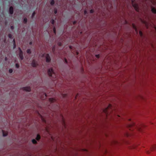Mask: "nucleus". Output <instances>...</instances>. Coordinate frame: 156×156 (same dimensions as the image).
Masks as SVG:
<instances>
[{"label":"nucleus","mask_w":156,"mask_h":156,"mask_svg":"<svg viewBox=\"0 0 156 156\" xmlns=\"http://www.w3.org/2000/svg\"><path fill=\"white\" fill-rule=\"evenodd\" d=\"M36 13L35 12H34L33 13H32V18H33L35 15Z\"/></svg>","instance_id":"nucleus-21"},{"label":"nucleus","mask_w":156,"mask_h":156,"mask_svg":"<svg viewBox=\"0 0 156 156\" xmlns=\"http://www.w3.org/2000/svg\"><path fill=\"white\" fill-rule=\"evenodd\" d=\"M139 34L140 36L142 37L143 36V33L141 31H139Z\"/></svg>","instance_id":"nucleus-22"},{"label":"nucleus","mask_w":156,"mask_h":156,"mask_svg":"<svg viewBox=\"0 0 156 156\" xmlns=\"http://www.w3.org/2000/svg\"><path fill=\"white\" fill-rule=\"evenodd\" d=\"M55 51V46H54L52 48V51L53 52H54Z\"/></svg>","instance_id":"nucleus-29"},{"label":"nucleus","mask_w":156,"mask_h":156,"mask_svg":"<svg viewBox=\"0 0 156 156\" xmlns=\"http://www.w3.org/2000/svg\"><path fill=\"white\" fill-rule=\"evenodd\" d=\"M76 53V54L77 55H78V54H79L78 52H77Z\"/></svg>","instance_id":"nucleus-40"},{"label":"nucleus","mask_w":156,"mask_h":156,"mask_svg":"<svg viewBox=\"0 0 156 156\" xmlns=\"http://www.w3.org/2000/svg\"><path fill=\"white\" fill-rule=\"evenodd\" d=\"M76 23V21H74L73 22V24H75Z\"/></svg>","instance_id":"nucleus-34"},{"label":"nucleus","mask_w":156,"mask_h":156,"mask_svg":"<svg viewBox=\"0 0 156 156\" xmlns=\"http://www.w3.org/2000/svg\"><path fill=\"white\" fill-rule=\"evenodd\" d=\"M32 142L34 144H36L37 143V142L35 139H33L32 140Z\"/></svg>","instance_id":"nucleus-14"},{"label":"nucleus","mask_w":156,"mask_h":156,"mask_svg":"<svg viewBox=\"0 0 156 156\" xmlns=\"http://www.w3.org/2000/svg\"><path fill=\"white\" fill-rule=\"evenodd\" d=\"M16 44H13V49H14L16 48Z\"/></svg>","instance_id":"nucleus-27"},{"label":"nucleus","mask_w":156,"mask_h":156,"mask_svg":"<svg viewBox=\"0 0 156 156\" xmlns=\"http://www.w3.org/2000/svg\"><path fill=\"white\" fill-rule=\"evenodd\" d=\"M150 149L151 151L156 150V144L152 145Z\"/></svg>","instance_id":"nucleus-10"},{"label":"nucleus","mask_w":156,"mask_h":156,"mask_svg":"<svg viewBox=\"0 0 156 156\" xmlns=\"http://www.w3.org/2000/svg\"><path fill=\"white\" fill-rule=\"evenodd\" d=\"M23 90L27 91H30L31 89L30 87H26L23 88Z\"/></svg>","instance_id":"nucleus-9"},{"label":"nucleus","mask_w":156,"mask_h":156,"mask_svg":"<svg viewBox=\"0 0 156 156\" xmlns=\"http://www.w3.org/2000/svg\"><path fill=\"white\" fill-rule=\"evenodd\" d=\"M14 29V27L13 26H12L11 27V29L12 30H13Z\"/></svg>","instance_id":"nucleus-31"},{"label":"nucleus","mask_w":156,"mask_h":156,"mask_svg":"<svg viewBox=\"0 0 156 156\" xmlns=\"http://www.w3.org/2000/svg\"><path fill=\"white\" fill-rule=\"evenodd\" d=\"M132 4L135 9L137 12L139 11L138 5L137 4L134 3L133 1H132Z\"/></svg>","instance_id":"nucleus-3"},{"label":"nucleus","mask_w":156,"mask_h":156,"mask_svg":"<svg viewBox=\"0 0 156 156\" xmlns=\"http://www.w3.org/2000/svg\"><path fill=\"white\" fill-rule=\"evenodd\" d=\"M8 37L9 38H12V35L11 34H9L8 35Z\"/></svg>","instance_id":"nucleus-20"},{"label":"nucleus","mask_w":156,"mask_h":156,"mask_svg":"<svg viewBox=\"0 0 156 156\" xmlns=\"http://www.w3.org/2000/svg\"><path fill=\"white\" fill-rule=\"evenodd\" d=\"M27 53L30 54L31 53V51L30 49H28L27 51Z\"/></svg>","instance_id":"nucleus-16"},{"label":"nucleus","mask_w":156,"mask_h":156,"mask_svg":"<svg viewBox=\"0 0 156 156\" xmlns=\"http://www.w3.org/2000/svg\"><path fill=\"white\" fill-rule=\"evenodd\" d=\"M41 139V136H40V135H39V134H38L36 138V139L37 140H40V139Z\"/></svg>","instance_id":"nucleus-11"},{"label":"nucleus","mask_w":156,"mask_h":156,"mask_svg":"<svg viewBox=\"0 0 156 156\" xmlns=\"http://www.w3.org/2000/svg\"><path fill=\"white\" fill-rule=\"evenodd\" d=\"M84 14L85 15H86V14H87V11L86 10H85L84 11Z\"/></svg>","instance_id":"nucleus-28"},{"label":"nucleus","mask_w":156,"mask_h":156,"mask_svg":"<svg viewBox=\"0 0 156 156\" xmlns=\"http://www.w3.org/2000/svg\"><path fill=\"white\" fill-rule=\"evenodd\" d=\"M54 13L55 14H56L57 13V9H54Z\"/></svg>","instance_id":"nucleus-24"},{"label":"nucleus","mask_w":156,"mask_h":156,"mask_svg":"<svg viewBox=\"0 0 156 156\" xmlns=\"http://www.w3.org/2000/svg\"><path fill=\"white\" fill-rule=\"evenodd\" d=\"M59 45L60 46H61V43H59Z\"/></svg>","instance_id":"nucleus-38"},{"label":"nucleus","mask_w":156,"mask_h":156,"mask_svg":"<svg viewBox=\"0 0 156 156\" xmlns=\"http://www.w3.org/2000/svg\"><path fill=\"white\" fill-rule=\"evenodd\" d=\"M31 65L33 67H36L37 65V62L35 60H33L32 61Z\"/></svg>","instance_id":"nucleus-6"},{"label":"nucleus","mask_w":156,"mask_h":156,"mask_svg":"<svg viewBox=\"0 0 156 156\" xmlns=\"http://www.w3.org/2000/svg\"><path fill=\"white\" fill-rule=\"evenodd\" d=\"M27 18H25L23 19V23L25 24H26L27 22Z\"/></svg>","instance_id":"nucleus-13"},{"label":"nucleus","mask_w":156,"mask_h":156,"mask_svg":"<svg viewBox=\"0 0 156 156\" xmlns=\"http://www.w3.org/2000/svg\"><path fill=\"white\" fill-rule=\"evenodd\" d=\"M96 58H99L100 57L99 55H96Z\"/></svg>","instance_id":"nucleus-32"},{"label":"nucleus","mask_w":156,"mask_h":156,"mask_svg":"<svg viewBox=\"0 0 156 156\" xmlns=\"http://www.w3.org/2000/svg\"><path fill=\"white\" fill-rule=\"evenodd\" d=\"M32 44V42H30L29 43V44L30 45H31Z\"/></svg>","instance_id":"nucleus-37"},{"label":"nucleus","mask_w":156,"mask_h":156,"mask_svg":"<svg viewBox=\"0 0 156 156\" xmlns=\"http://www.w3.org/2000/svg\"><path fill=\"white\" fill-rule=\"evenodd\" d=\"M129 127L130 126H134L135 128H137L140 131H142V128L145 126L143 124H140L138 126H136L134 123L129 125Z\"/></svg>","instance_id":"nucleus-1"},{"label":"nucleus","mask_w":156,"mask_h":156,"mask_svg":"<svg viewBox=\"0 0 156 156\" xmlns=\"http://www.w3.org/2000/svg\"><path fill=\"white\" fill-rule=\"evenodd\" d=\"M133 148H135V146H133Z\"/></svg>","instance_id":"nucleus-43"},{"label":"nucleus","mask_w":156,"mask_h":156,"mask_svg":"<svg viewBox=\"0 0 156 156\" xmlns=\"http://www.w3.org/2000/svg\"><path fill=\"white\" fill-rule=\"evenodd\" d=\"M50 22L53 25L54 24V23H55V21H54V20L53 19H51L50 21Z\"/></svg>","instance_id":"nucleus-17"},{"label":"nucleus","mask_w":156,"mask_h":156,"mask_svg":"<svg viewBox=\"0 0 156 156\" xmlns=\"http://www.w3.org/2000/svg\"><path fill=\"white\" fill-rule=\"evenodd\" d=\"M2 132H3V136H7V133H5L3 131H2Z\"/></svg>","instance_id":"nucleus-18"},{"label":"nucleus","mask_w":156,"mask_h":156,"mask_svg":"<svg viewBox=\"0 0 156 156\" xmlns=\"http://www.w3.org/2000/svg\"><path fill=\"white\" fill-rule=\"evenodd\" d=\"M44 95H45V98H46L47 97V95H46V94H44Z\"/></svg>","instance_id":"nucleus-39"},{"label":"nucleus","mask_w":156,"mask_h":156,"mask_svg":"<svg viewBox=\"0 0 156 156\" xmlns=\"http://www.w3.org/2000/svg\"><path fill=\"white\" fill-rule=\"evenodd\" d=\"M13 44H16L15 40L14 39H13Z\"/></svg>","instance_id":"nucleus-35"},{"label":"nucleus","mask_w":156,"mask_h":156,"mask_svg":"<svg viewBox=\"0 0 156 156\" xmlns=\"http://www.w3.org/2000/svg\"><path fill=\"white\" fill-rule=\"evenodd\" d=\"M55 4V1L54 0H52L50 2V4L51 5H53Z\"/></svg>","instance_id":"nucleus-15"},{"label":"nucleus","mask_w":156,"mask_h":156,"mask_svg":"<svg viewBox=\"0 0 156 156\" xmlns=\"http://www.w3.org/2000/svg\"><path fill=\"white\" fill-rule=\"evenodd\" d=\"M94 10L93 9H91L90 10V13H94Z\"/></svg>","instance_id":"nucleus-26"},{"label":"nucleus","mask_w":156,"mask_h":156,"mask_svg":"<svg viewBox=\"0 0 156 156\" xmlns=\"http://www.w3.org/2000/svg\"><path fill=\"white\" fill-rule=\"evenodd\" d=\"M9 13L11 14H12L13 13V8L12 6H11L9 8Z\"/></svg>","instance_id":"nucleus-7"},{"label":"nucleus","mask_w":156,"mask_h":156,"mask_svg":"<svg viewBox=\"0 0 156 156\" xmlns=\"http://www.w3.org/2000/svg\"><path fill=\"white\" fill-rule=\"evenodd\" d=\"M49 101L51 103L54 102L55 101V99L53 98H50L49 99Z\"/></svg>","instance_id":"nucleus-12"},{"label":"nucleus","mask_w":156,"mask_h":156,"mask_svg":"<svg viewBox=\"0 0 156 156\" xmlns=\"http://www.w3.org/2000/svg\"><path fill=\"white\" fill-rule=\"evenodd\" d=\"M16 68H18L20 66L18 64L16 63Z\"/></svg>","instance_id":"nucleus-23"},{"label":"nucleus","mask_w":156,"mask_h":156,"mask_svg":"<svg viewBox=\"0 0 156 156\" xmlns=\"http://www.w3.org/2000/svg\"><path fill=\"white\" fill-rule=\"evenodd\" d=\"M48 73L50 76H52L53 78H55L56 77L53 69L52 68L49 69L48 71Z\"/></svg>","instance_id":"nucleus-2"},{"label":"nucleus","mask_w":156,"mask_h":156,"mask_svg":"<svg viewBox=\"0 0 156 156\" xmlns=\"http://www.w3.org/2000/svg\"><path fill=\"white\" fill-rule=\"evenodd\" d=\"M19 49L20 50V53H19V56L20 57L21 60H23V53L22 51L21 50L20 48H19Z\"/></svg>","instance_id":"nucleus-4"},{"label":"nucleus","mask_w":156,"mask_h":156,"mask_svg":"<svg viewBox=\"0 0 156 156\" xmlns=\"http://www.w3.org/2000/svg\"><path fill=\"white\" fill-rule=\"evenodd\" d=\"M146 151L147 154H149L150 153V151Z\"/></svg>","instance_id":"nucleus-33"},{"label":"nucleus","mask_w":156,"mask_h":156,"mask_svg":"<svg viewBox=\"0 0 156 156\" xmlns=\"http://www.w3.org/2000/svg\"><path fill=\"white\" fill-rule=\"evenodd\" d=\"M65 62L66 63H67V60L66 59H65Z\"/></svg>","instance_id":"nucleus-36"},{"label":"nucleus","mask_w":156,"mask_h":156,"mask_svg":"<svg viewBox=\"0 0 156 156\" xmlns=\"http://www.w3.org/2000/svg\"><path fill=\"white\" fill-rule=\"evenodd\" d=\"M69 48H71V46H70L69 47Z\"/></svg>","instance_id":"nucleus-42"},{"label":"nucleus","mask_w":156,"mask_h":156,"mask_svg":"<svg viewBox=\"0 0 156 156\" xmlns=\"http://www.w3.org/2000/svg\"><path fill=\"white\" fill-rule=\"evenodd\" d=\"M7 58L6 57H5V60H6Z\"/></svg>","instance_id":"nucleus-41"},{"label":"nucleus","mask_w":156,"mask_h":156,"mask_svg":"<svg viewBox=\"0 0 156 156\" xmlns=\"http://www.w3.org/2000/svg\"><path fill=\"white\" fill-rule=\"evenodd\" d=\"M151 11L154 13H156V9L152 6H151Z\"/></svg>","instance_id":"nucleus-8"},{"label":"nucleus","mask_w":156,"mask_h":156,"mask_svg":"<svg viewBox=\"0 0 156 156\" xmlns=\"http://www.w3.org/2000/svg\"><path fill=\"white\" fill-rule=\"evenodd\" d=\"M53 31H54V33L55 34L56 33V30H55V28H54V29H53Z\"/></svg>","instance_id":"nucleus-30"},{"label":"nucleus","mask_w":156,"mask_h":156,"mask_svg":"<svg viewBox=\"0 0 156 156\" xmlns=\"http://www.w3.org/2000/svg\"><path fill=\"white\" fill-rule=\"evenodd\" d=\"M13 72V70L12 69H10L9 70V72L10 73H12Z\"/></svg>","instance_id":"nucleus-25"},{"label":"nucleus","mask_w":156,"mask_h":156,"mask_svg":"<svg viewBox=\"0 0 156 156\" xmlns=\"http://www.w3.org/2000/svg\"><path fill=\"white\" fill-rule=\"evenodd\" d=\"M133 28L137 32V29H136V27L135 26L134 24H133Z\"/></svg>","instance_id":"nucleus-19"},{"label":"nucleus","mask_w":156,"mask_h":156,"mask_svg":"<svg viewBox=\"0 0 156 156\" xmlns=\"http://www.w3.org/2000/svg\"><path fill=\"white\" fill-rule=\"evenodd\" d=\"M46 62H49L51 61V58L50 57L49 55L48 54H47L46 55Z\"/></svg>","instance_id":"nucleus-5"}]
</instances>
